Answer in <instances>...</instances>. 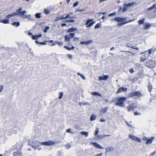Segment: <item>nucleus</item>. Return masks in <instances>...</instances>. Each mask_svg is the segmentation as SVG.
Segmentation results:
<instances>
[{"instance_id": "1", "label": "nucleus", "mask_w": 156, "mask_h": 156, "mask_svg": "<svg viewBox=\"0 0 156 156\" xmlns=\"http://www.w3.org/2000/svg\"><path fill=\"white\" fill-rule=\"evenodd\" d=\"M22 8H20L16 10V12H13L10 14L11 17H14L17 16H21L23 17L24 19L30 18L31 15H24L27 12L26 11H22Z\"/></svg>"}, {"instance_id": "2", "label": "nucleus", "mask_w": 156, "mask_h": 156, "mask_svg": "<svg viewBox=\"0 0 156 156\" xmlns=\"http://www.w3.org/2000/svg\"><path fill=\"white\" fill-rule=\"evenodd\" d=\"M127 98L125 97H121L117 99V102L115 104V105L121 107H124L125 104L124 102L126 101Z\"/></svg>"}, {"instance_id": "3", "label": "nucleus", "mask_w": 156, "mask_h": 156, "mask_svg": "<svg viewBox=\"0 0 156 156\" xmlns=\"http://www.w3.org/2000/svg\"><path fill=\"white\" fill-rule=\"evenodd\" d=\"M155 62L154 61L149 60L145 63V65L148 68H153L155 67Z\"/></svg>"}, {"instance_id": "4", "label": "nucleus", "mask_w": 156, "mask_h": 156, "mask_svg": "<svg viewBox=\"0 0 156 156\" xmlns=\"http://www.w3.org/2000/svg\"><path fill=\"white\" fill-rule=\"evenodd\" d=\"M55 143V142H54L53 141H48L45 142H41L40 144H41L46 145V146H50L53 144H54Z\"/></svg>"}, {"instance_id": "5", "label": "nucleus", "mask_w": 156, "mask_h": 156, "mask_svg": "<svg viewBox=\"0 0 156 156\" xmlns=\"http://www.w3.org/2000/svg\"><path fill=\"white\" fill-rule=\"evenodd\" d=\"M142 95L141 93L139 91L133 92L131 93L129 96L130 97H132L134 96H137L139 97H140Z\"/></svg>"}, {"instance_id": "6", "label": "nucleus", "mask_w": 156, "mask_h": 156, "mask_svg": "<svg viewBox=\"0 0 156 156\" xmlns=\"http://www.w3.org/2000/svg\"><path fill=\"white\" fill-rule=\"evenodd\" d=\"M93 20V19H88L87 20L86 23L87 25V27H90L95 23L94 21H92Z\"/></svg>"}, {"instance_id": "7", "label": "nucleus", "mask_w": 156, "mask_h": 156, "mask_svg": "<svg viewBox=\"0 0 156 156\" xmlns=\"http://www.w3.org/2000/svg\"><path fill=\"white\" fill-rule=\"evenodd\" d=\"M129 138L133 140L136 141L138 142H141L140 139V138L137 137L136 136H135L133 135H130L129 136Z\"/></svg>"}, {"instance_id": "8", "label": "nucleus", "mask_w": 156, "mask_h": 156, "mask_svg": "<svg viewBox=\"0 0 156 156\" xmlns=\"http://www.w3.org/2000/svg\"><path fill=\"white\" fill-rule=\"evenodd\" d=\"M125 18H121L120 17H115L113 19H112V20L114 19L115 21H116L119 22H121L124 21L126 20Z\"/></svg>"}, {"instance_id": "9", "label": "nucleus", "mask_w": 156, "mask_h": 156, "mask_svg": "<svg viewBox=\"0 0 156 156\" xmlns=\"http://www.w3.org/2000/svg\"><path fill=\"white\" fill-rule=\"evenodd\" d=\"M90 144H92L93 145L97 148L99 149H103L104 148L101 146L99 144L96 142H91L90 143Z\"/></svg>"}, {"instance_id": "10", "label": "nucleus", "mask_w": 156, "mask_h": 156, "mask_svg": "<svg viewBox=\"0 0 156 156\" xmlns=\"http://www.w3.org/2000/svg\"><path fill=\"white\" fill-rule=\"evenodd\" d=\"M93 42L92 40H89L88 41H81L80 44H81L88 45L92 43Z\"/></svg>"}, {"instance_id": "11", "label": "nucleus", "mask_w": 156, "mask_h": 156, "mask_svg": "<svg viewBox=\"0 0 156 156\" xmlns=\"http://www.w3.org/2000/svg\"><path fill=\"white\" fill-rule=\"evenodd\" d=\"M108 108H109L105 107L104 108H101L100 111V113L101 115H102L103 114L106 113L108 111Z\"/></svg>"}, {"instance_id": "12", "label": "nucleus", "mask_w": 156, "mask_h": 156, "mask_svg": "<svg viewBox=\"0 0 156 156\" xmlns=\"http://www.w3.org/2000/svg\"><path fill=\"white\" fill-rule=\"evenodd\" d=\"M108 78V75H105L104 76H100L99 77V81L102 80H106Z\"/></svg>"}, {"instance_id": "13", "label": "nucleus", "mask_w": 156, "mask_h": 156, "mask_svg": "<svg viewBox=\"0 0 156 156\" xmlns=\"http://www.w3.org/2000/svg\"><path fill=\"white\" fill-rule=\"evenodd\" d=\"M127 89L126 88L122 87L119 88L117 91V93H120L123 91H126Z\"/></svg>"}, {"instance_id": "14", "label": "nucleus", "mask_w": 156, "mask_h": 156, "mask_svg": "<svg viewBox=\"0 0 156 156\" xmlns=\"http://www.w3.org/2000/svg\"><path fill=\"white\" fill-rule=\"evenodd\" d=\"M154 137H151L150 139H148L145 143V144H151L153 140H154Z\"/></svg>"}, {"instance_id": "15", "label": "nucleus", "mask_w": 156, "mask_h": 156, "mask_svg": "<svg viewBox=\"0 0 156 156\" xmlns=\"http://www.w3.org/2000/svg\"><path fill=\"white\" fill-rule=\"evenodd\" d=\"M105 150L106 152L108 153L109 152L113 151L114 150V148L112 147H109L108 148H106Z\"/></svg>"}, {"instance_id": "16", "label": "nucleus", "mask_w": 156, "mask_h": 156, "mask_svg": "<svg viewBox=\"0 0 156 156\" xmlns=\"http://www.w3.org/2000/svg\"><path fill=\"white\" fill-rule=\"evenodd\" d=\"M42 36V34H40L38 35H32V38L33 40H37L38 38L41 37Z\"/></svg>"}, {"instance_id": "17", "label": "nucleus", "mask_w": 156, "mask_h": 156, "mask_svg": "<svg viewBox=\"0 0 156 156\" xmlns=\"http://www.w3.org/2000/svg\"><path fill=\"white\" fill-rule=\"evenodd\" d=\"M134 20H129L126 21V22H123V23H119L117 25V26L118 27L121 26H122L124 25L126 23L132 22V21H134Z\"/></svg>"}, {"instance_id": "18", "label": "nucleus", "mask_w": 156, "mask_h": 156, "mask_svg": "<svg viewBox=\"0 0 156 156\" xmlns=\"http://www.w3.org/2000/svg\"><path fill=\"white\" fill-rule=\"evenodd\" d=\"M78 30L77 28L76 27L71 28L69 29L67 31L68 32H72L76 31Z\"/></svg>"}, {"instance_id": "19", "label": "nucleus", "mask_w": 156, "mask_h": 156, "mask_svg": "<svg viewBox=\"0 0 156 156\" xmlns=\"http://www.w3.org/2000/svg\"><path fill=\"white\" fill-rule=\"evenodd\" d=\"M13 155L14 156H22L23 154L19 151L15 152L13 153Z\"/></svg>"}, {"instance_id": "20", "label": "nucleus", "mask_w": 156, "mask_h": 156, "mask_svg": "<svg viewBox=\"0 0 156 156\" xmlns=\"http://www.w3.org/2000/svg\"><path fill=\"white\" fill-rule=\"evenodd\" d=\"M144 29L147 30L148 28L151 26V25L149 23H145L144 24Z\"/></svg>"}, {"instance_id": "21", "label": "nucleus", "mask_w": 156, "mask_h": 156, "mask_svg": "<svg viewBox=\"0 0 156 156\" xmlns=\"http://www.w3.org/2000/svg\"><path fill=\"white\" fill-rule=\"evenodd\" d=\"M97 117V116L96 115H95L94 114H92L91 115V116L90 117V120L91 121L94 120L96 119Z\"/></svg>"}, {"instance_id": "22", "label": "nucleus", "mask_w": 156, "mask_h": 156, "mask_svg": "<svg viewBox=\"0 0 156 156\" xmlns=\"http://www.w3.org/2000/svg\"><path fill=\"white\" fill-rule=\"evenodd\" d=\"M98 52L97 50L95 49H93L90 52L94 56H96Z\"/></svg>"}, {"instance_id": "23", "label": "nucleus", "mask_w": 156, "mask_h": 156, "mask_svg": "<svg viewBox=\"0 0 156 156\" xmlns=\"http://www.w3.org/2000/svg\"><path fill=\"white\" fill-rule=\"evenodd\" d=\"M41 142L38 141H37L36 143V144L35 145H32V147H33L34 148H36L40 144H40Z\"/></svg>"}, {"instance_id": "24", "label": "nucleus", "mask_w": 156, "mask_h": 156, "mask_svg": "<svg viewBox=\"0 0 156 156\" xmlns=\"http://www.w3.org/2000/svg\"><path fill=\"white\" fill-rule=\"evenodd\" d=\"M128 8V7H127V6L126 5V4H124L123 7V12H124L126 11L127 10Z\"/></svg>"}, {"instance_id": "25", "label": "nucleus", "mask_w": 156, "mask_h": 156, "mask_svg": "<svg viewBox=\"0 0 156 156\" xmlns=\"http://www.w3.org/2000/svg\"><path fill=\"white\" fill-rule=\"evenodd\" d=\"M91 94L92 95H98V96H99L100 97H101V94L98 93V92H92L91 93Z\"/></svg>"}, {"instance_id": "26", "label": "nucleus", "mask_w": 156, "mask_h": 156, "mask_svg": "<svg viewBox=\"0 0 156 156\" xmlns=\"http://www.w3.org/2000/svg\"><path fill=\"white\" fill-rule=\"evenodd\" d=\"M50 11L51 10H49V9H45L44 10V12L45 14L48 15L49 14Z\"/></svg>"}, {"instance_id": "27", "label": "nucleus", "mask_w": 156, "mask_h": 156, "mask_svg": "<svg viewBox=\"0 0 156 156\" xmlns=\"http://www.w3.org/2000/svg\"><path fill=\"white\" fill-rule=\"evenodd\" d=\"M110 136L109 135H98V137L99 139H102L103 138H104L105 136Z\"/></svg>"}, {"instance_id": "28", "label": "nucleus", "mask_w": 156, "mask_h": 156, "mask_svg": "<svg viewBox=\"0 0 156 156\" xmlns=\"http://www.w3.org/2000/svg\"><path fill=\"white\" fill-rule=\"evenodd\" d=\"M65 39L66 41L69 42L70 41V38L67 35H66L65 36Z\"/></svg>"}, {"instance_id": "29", "label": "nucleus", "mask_w": 156, "mask_h": 156, "mask_svg": "<svg viewBox=\"0 0 156 156\" xmlns=\"http://www.w3.org/2000/svg\"><path fill=\"white\" fill-rule=\"evenodd\" d=\"M80 133L82 135H85L86 137H87L89 134L88 132H80Z\"/></svg>"}, {"instance_id": "30", "label": "nucleus", "mask_w": 156, "mask_h": 156, "mask_svg": "<svg viewBox=\"0 0 156 156\" xmlns=\"http://www.w3.org/2000/svg\"><path fill=\"white\" fill-rule=\"evenodd\" d=\"M0 22L5 24L9 23V20L8 19H5L0 21Z\"/></svg>"}, {"instance_id": "31", "label": "nucleus", "mask_w": 156, "mask_h": 156, "mask_svg": "<svg viewBox=\"0 0 156 156\" xmlns=\"http://www.w3.org/2000/svg\"><path fill=\"white\" fill-rule=\"evenodd\" d=\"M77 74L80 75L83 80H86V78L83 74H82L79 72L77 73Z\"/></svg>"}, {"instance_id": "32", "label": "nucleus", "mask_w": 156, "mask_h": 156, "mask_svg": "<svg viewBox=\"0 0 156 156\" xmlns=\"http://www.w3.org/2000/svg\"><path fill=\"white\" fill-rule=\"evenodd\" d=\"M156 5L155 4H153L152 6L151 7L147 9V10L148 11H150L151 10H152L154 8H155V7Z\"/></svg>"}, {"instance_id": "33", "label": "nucleus", "mask_w": 156, "mask_h": 156, "mask_svg": "<svg viewBox=\"0 0 156 156\" xmlns=\"http://www.w3.org/2000/svg\"><path fill=\"white\" fill-rule=\"evenodd\" d=\"M65 15H66V19H67V18H75L74 16H71L70 14H66Z\"/></svg>"}, {"instance_id": "34", "label": "nucleus", "mask_w": 156, "mask_h": 156, "mask_svg": "<svg viewBox=\"0 0 156 156\" xmlns=\"http://www.w3.org/2000/svg\"><path fill=\"white\" fill-rule=\"evenodd\" d=\"M144 19H140L138 21V23L139 24H142L144 23Z\"/></svg>"}, {"instance_id": "35", "label": "nucleus", "mask_w": 156, "mask_h": 156, "mask_svg": "<svg viewBox=\"0 0 156 156\" xmlns=\"http://www.w3.org/2000/svg\"><path fill=\"white\" fill-rule=\"evenodd\" d=\"M14 26H16V27H18L20 25V23L19 22H14L12 23Z\"/></svg>"}, {"instance_id": "36", "label": "nucleus", "mask_w": 156, "mask_h": 156, "mask_svg": "<svg viewBox=\"0 0 156 156\" xmlns=\"http://www.w3.org/2000/svg\"><path fill=\"white\" fill-rule=\"evenodd\" d=\"M125 4H126V5L129 8L133 6L135 4V3H129L128 4L125 3Z\"/></svg>"}, {"instance_id": "37", "label": "nucleus", "mask_w": 156, "mask_h": 156, "mask_svg": "<svg viewBox=\"0 0 156 156\" xmlns=\"http://www.w3.org/2000/svg\"><path fill=\"white\" fill-rule=\"evenodd\" d=\"M128 110V112H129L131 110H133L134 108V107L133 106V105H132L129 106V107H127Z\"/></svg>"}, {"instance_id": "38", "label": "nucleus", "mask_w": 156, "mask_h": 156, "mask_svg": "<svg viewBox=\"0 0 156 156\" xmlns=\"http://www.w3.org/2000/svg\"><path fill=\"white\" fill-rule=\"evenodd\" d=\"M41 13H37L35 14V16L37 18H40L41 17Z\"/></svg>"}, {"instance_id": "39", "label": "nucleus", "mask_w": 156, "mask_h": 156, "mask_svg": "<svg viewBox=\"0 0 156 156\" xmlns=\"http://www.w3.org/2000/svg\"><path fill=\"white\" fill-rule=\"evenodd\" d=\"M75 33H70L69 35V37L70 38H73L75 35Z\"/></svg>"}, {"instance_id": "40", "label": "nucleus", "mask_w": 156, "mask_h": 156, "mask_svg": "<svg viewBox=\"0 0 156 156\" xmlns=\"http://www.w3.org/2000/svg\"><path fill=\"white\" fill-rule=\"evenodd\" d=\"M64 95V93L62 92H61L59 93V96L58 98L59 99H61L62 98Z\"/></svg>"}, {"instance_id": "41", "label": "nucleus", "mask_w": 156, "mask_h": 156, "mask_svg": "<svg viewBox=\"0 0 156 156\" xmlns=\"http://www.w3.org/2000/svg\"><path fill=\"white\" fill-rule=\"evenodd\" d=\"M101 26V25L100 23H98L94 27V29H96L100 27Z\"/></svg>"}, {"instance_id": "42", "label": "nucleus", "mask_w": 156, "mask_h": 156, "mask_svg": "<svg viewBox=\"0 0 156 156\" xmlns=\"http://www.w3.org/2000/svg\"><path fill=\"white\" fill-rule=\"evenodd\" d=\"M154 50L153 48H151L148 50V54L149 55L151 54L152 52H154Z\"/></svg>"}, {"instance_id": "43", "label": "nucleus", "mask_w": 156, "mask_h": 156, "mask_svg": "<svg viewBox=\"0 0 156 156\" xmlns=\"http://www.w3.org/2000/svg\"><path fill=\"white\" fill-rule=\"evenodd\" d=\"M56 43L59 46H62L63 45V43L62 42L56 41Z\"/></svg>"}, {"instance_id": "44", "label": "nucleus", "mask_w": 156, "mask_h": 156, "mask_svg": "<svg viewBox=\"0 0 156 156\" xmlns=\"http://www.w3.org/2000/svg\"><path fill=\"white\" fill-rule=\"evenodd\" d=\"M49 26H47L45 27V29L44 30V32L45 33H46L47 32V30L49 29Z\"/></svg>"}, {"instance_id": "45", "label": "nucleus", "mask_w": 156, "mask_h": 156, "mask_svg": "<svg viewBox=\"0 0 156 156\" xmlns=\"http://www.w3.org/2000/svg\"><path fill=\"white\" fill-rule=\"evenodd\" d=\"M82 105H87V106H90V104L87 102H83L82 103Z\"/></svg>"}, {"instance_id": "46", "label": "nucleus", "mask_w": 156, "mask_h": 156, "mask_svg": "<svg viewBox=\"0 0 156 156\" xmlns=\"http://www.w3.org/2000/svg\"><path fill=\"white\" fill-rule=\"evenodd\" d=\"M65 147H66V149H68L70 148L71 147V146L69 144L68 145H65Z\"/></svg>"}, {"instance_id": "47", "label": "nucleus", "mask_w": 156, "mask_h": 156, "mask_svg": "<svg viewBox=\"0 0 156 156\" xmlns=\"http://www.w3.org/2000/svg\"><path fill=\"white\" fill-rule=\"evenodd\" d=\"M147 59V58H143V57L140 58V62H144V61H146Z\"/></svg>"}, {"instance_id": "48", "label": "nucleus", "mask_w": 156, "mask_h": 156, "mask_svg": "<svg viewBox=\"0 0 156 156\" xmlns=\"http://www.w3.org/2000/svg\"><path fill=\"white\" fill-rule=\"evenodd\" d=\"M65 15L62 16H60L59 17V19H60V20H61L66 19V16L65 17L64 16Z\"/></svg>"}, {"instance_id": "49", "label": "nucleus", "mask_w": 156, "mask_h": 156, "mask_svg": "<svg viewBox=\"0 0 156 156\" xmlns=\"http://www.w3.org/2000/svg\"><path fill=\"white\" fill-rule=\"evenodd\" d=\"M99 129L98 128H97L96 130L95 131V134H94L95 135V136L97 135L99 133Z\"/></svg>"}, {"instance_id": "50", "label": "nucleus", "mask_w": 156, "mask_h": 156, "mask_svg": "<svg viewBox=\"0 0 156 156\" xmlns=\"http://www.w3.org/2000/svg\"><path fill=\"white\" fill-rule=\"evenodd\" d=\"M152 86L151 85H149L148 86V89L149 92H151L152 89Z\"/></svg>"}, {"instance_id": "51", "label": "nucleus", "mask_w": 156, "mask_h": 156, "mask_svg": "<svg viewBox=\"0 0 156 156\" xmlns=\"http://www.w3.org/2000/svg\"><path fill=\"white\" fill-rule=\"evenodd\" d=\"M3 88H4L3 85H2L0 86V93L2 92L3 91Z\"/></svg>"}, {"instance_id": "52", "label": "nucleus", "mask_w": 156, "mask_h": 156, "mask_svg": "<svg viewBox=\"0 0 156 156\" xmlns=\"http://www.w3.org/2000/svg\"><path fill=\"white\" fill-rule=\"evenodd\" d=\"M116 14V13L115 12H113L112 13H111L108 15V16H113Z\"/></svg>"}, {"instance_id": "53", "label": "nucleus", "mask_w": 156, "mask_h": 156, "mask_svg": "<svg viewBox=\"0 0 156 156\" xmlns=\"http://www.w3.org/2000/svg\"><path fill=\"white\" fill-rule=\"evenodd\" d=\"M74 22V20H67L65 21V22H71L73 23Z\"/></svg>"}, {"instance_id": "54", "label": "nucleus", "mask_w": 156, "mask_h": 156, "mask_svg": "<svg viewBox=\"0 0 156 156\" xmlns=\"http://www.w3.org/2000/svg\"><path fill=\"white\" fill-rule=\"evenodd\" d=\"M39 44L44 45L47 44L46 41H44L43 42H40L39 43Z\"/></svg>"}, {"instance_id": "55", "label": "nucleus", "mask_w": 156, "mask_h": 156, "mask_svg": "<svg viewBox=\"0 0 156 156\" xmlns=\"http://www.w3.org/2000/svg\"><path fill=\"white\" fill-rule=\"evenodd\" d=\"M78 2H75V3H74L73 4V7H75L78 4Z\"/></svg>"}, {"instance_id": "56", "label": "nucleus", "mask_w": 156, "mask_h": 156, "mask_svg": "<svg viewBox=\"0 0 156 156\" xmlns=\"http://www.w3.org/2000/svg\"><path fill=\"white\" fill-rule=\"evenodd\" d=\"M73 41H78L79 40V38L77 37H76L75 38H74L73 39Z\"/></svg>"}, {"instance_id": "57", "label": "nucleus", "mask_w": 156, "mask_h": 156, "mask_svg": "<svg viewBox=\"0 0 156 156\" xmlns=\"http://www.w3.org/2000/svg\"><path fill=\"white\" fill-rule=\"evenodd\" d=\"M148 139V138L146 136H144L143 138V140L144 141H147V140Z\"/></svg>"}, {"instance_id": "58", "label": "nucleus", "mask_w": 156, "mask_h": 156, "mask_svg": "<svg viewBox=\"0 0 156 156\" xmlns=\"http://www.w3.org/2000/svg\"><path fill=\"white\" fill-rule=\"evenodd\" d=\"M129 72H130V73H132L134 72V70L133 69L131 68L129 69Z\"/></svg>"}, {"instance_id": "59", "label": "nucleus", "mask_w": 156, "mask_h": 156, "mask_svg": "<svg viewBox=\"0 0 156 156\" xmlns=\"http://www.w3.org/2000/svg\"><path fill=\"white\" fill-rule=\"evenodd\" d=\"M131 48H133V49H136V50H139V48L137 47L135 48L134 46H131Z\"/></svg>"}, {"instance_id": "60", "label": "nucleus", "mask_w": 156, "mask_h": 156, "mask_svg": "<svg viewBox=\"0 0 156 156\" xmlns=\"http://www.w3.org/2000/svg\"><path fill=\"white\" fill-rule=\"evenodd\" d=\"M71 130V129H68L67 130L66 132H68V133H73V132H70Z\"/></svg>"}, {"instance_id": "61", "label": "nucleus", "mask_w": 156, "mask_h": 156, "mask_svg": "<svg viewBox=\"0 0 156 156\" xmlns=\"http://www.w3.org/2000/svg\"><path fill=\"white\" fill-rule=\"evenodd\" d=\"M100 121L101 122H105V120L104 119H101L100 120Z\"/></svg>"}, {"instance_id": "62", "label": "nucleus", "mask_w": 156, "mask_h": 156, "mask_svg": "<svg viewBox=\"0 0 156 156\" xmlns=\"http://www.w3.org/2000/svg\"><path fill=\"white\" fill-rule=\"evenodd\" d=\"M134 114L135 115H140V113H139L138 112H135L134 113Z\"/></svg>"}, {"instance_id": "63", "label": "nucleus", "mask_w": 156, "mask_h": 156, "mask_svg": "<svg viewBox=\"0 0 156 156\" xmlns=\"http://www.w3.org/2000/svg\"><path fill=\"white\" fill-rule=\"evenodd\" d=\"M67 56L68 57L70 58H72L73 56L72 55L68 54L67 55Z\"/></svg>"}, {"instance_id": "64", "label": "nucleus", "mask_w": 156, "mask_h": 156, "mask_svg": "<svg viewBox=\"0 0 156 156\" xmlns=\"http://www.w3.org/2000/svg\"><path fill=\"white\" fill-rule=\"evenodd\" d=\"M156 153V152L155 151H154L151 154L150 156H152L154 155Z\"/></svg>"}]
</instances>
